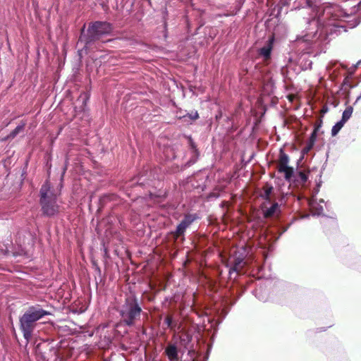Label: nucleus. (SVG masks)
<instances>
[{
    "label": "nucleus",
    "instance_id": "6",
    "mask_svg": "<svg viewBox=\"0 0 361 361\" xmlns=\"http://www.w3.org/2000/svg\"><path fill=\"white\" fill-rule=\"evenodd\" d=\"M111 30V25L106 22H95L89 28V32L94 37H99L109 33Z\"/></svg>",
    "mask_w": 361,
    "mask_h": 361
},
{
    "label": "nucleus",
    "instance_id": "12",
    "mask_svg": "<svg viewBox=\"0 0 361 361\" xmlns=\"http://www.w3.org/2000/svg\"><path fill=\"white\" fill-rule=\"evenodd\" d=\"M353 111L352 106L347 107L343 113L342 119L341 121L345 123L352 116Z\"/></svg>",
    "mask_w": 361,
    "mask_h": 361
},
{
    "label": "nucleus",
    "instance_id": "13",
    "mask_svg": "<svg viewBox=\"0 0 361 361\" xmlns=\"http://www.w3.org/2000/svg\"><path fill=\"white\" fill-rule=\"evenodd\" d=\"M345 123H343L341 121L337 122L332 128L331 129V134L333 136H335L338 134L339 130L342 128Z\"/></svg>",
    "mask_w": 361,
    "mask_h": 361
},
{
    "label": "nucleus",
    "instance_id": "1",
    "mask_svg": "<svg viewBox=\"0 0 361 361\" xmlns=\"http://www.w3.org/2000/svg\"><path fill=\"white\" fill-rule=\"evenodd\" d=\"M307 9L313 12L312 23L317 26L315 32H310L304 35L298 37L297 41L316 42L333 32L340 31L338 29L344 28L341 24L343 18L347 16L338 6L325 5L319 8H312L311 0H305Z\"/></svg>",
    "mask_w": 361,
    "mask_h": 361
},
{
    "label": "nucleus",
    "instance_id": "4",
    "mask_svg": "<svg viewBox=\"0 0 361 361\" xmlns=\"http://www.w3.org/2000/svg\"><path fill=\"white\" fill-rule=\"evenodd\" d=\"M40 203L43 212L52 216L58 211V206L56 203V196L50 191V184L46 182L40 190Z\"/></svg>",
    "mask_w": 361,
    "mask_h": 361
},
{
    "label": "nucleus",
    "instance_id": "3",
    "mask_svg": "<svg viewBox=\"0 0 361 361\" xmlns=\"http://www.w3.org/2000/svg\"><path fill=\"white\" fill-rule=\"evenodd\" d=\"M141 312V307L134 299H128L121 307L120 314L126 325L133 326L140 319Z\"/></svg>",
    "mask_w": 361,
    "mask_h": 361
},
{
    "label": "nucleus",
    "instance_id": "20",
    "mask_svg": "<svg viewBox=\"0 0 361 361\" xmlns=\"http://www.w3.org/2000/svg\"><path fill=\"white\" fill-rule=\"evenodd\" d=\"M314 133L312 134V138L314 137Z\"/></svg>",
    "mask_w": 361,
    "mask_h": 361
},
{
    "label": "nucleus",
    "instance_id": "8",
    "mask_svg": "<svg viewBox=\"0 0 361 361\" xmlns=\"http://www.w3.org/2000/svg\"><path fill=\"white\" fill-rule=\"evenodd\" d=\"M274 39H269L267 43L259 49V54L265 59H269L271 56V52L273 48Z\"/></svg>",
    "mask_w": 361,
    "mask_h": 361
},
{
    "label": "nucleus",
    "instance_id": "5",
    "mask_svg": "<svg viewBox=\"0 0 361 361\" xmlns=\"http://www.w3.org/2000/svg\"><path fill=\"white\" fill-rule=\"evenodd\" d=\"M289 158L282 151L280 153L279 159L277 164L279 172L283 173L286 180H290L293 174V169L288 166Z\"/></svg>",
    "mask_w": 361,
    "mask_h": 361
},
{
    "label": "nucleus",
    "instance_id": "19",
    "mask_svg": "<svg viewBox=\"0 0 361 361\" xmlns=\"http://www.w3.org/2000/svg\"><path fill=\"white\" fill-rule=\"evenodd\" d=\"M235 269L236 271H238V267H237V266H235Z\"/></svg>",
    "mask_w": 361,
    "mask_h": 361
},
{
    "label": "nucleus",
    "instance_id": "17",
    "mask_svg": "<svg viewBox=\"0 0 361 361\" xmlns=\"http://www.w3.org/2000/svg\"><path fill=\"white\" fill-rule=\"evenodd\" d=\"M312 145V144H311V145H310L309 146L306 147L303 149V151H304L305 152H307L311 149Z\"/></svg>",
    "mask_w": 361,
    "mask_h": 361
},
{
    "label": "nucleus",
    "instance_id": "16",
    "mask_svg": "<svg viewBox=\"0 0 361 361\" xmlns=\"http://www.w3.org/2000/svg\"><path fill=\"white\" fill-rule=\"evenodd\" d=\"M164 322L168 327L171 329L173 328V319L171 316H167Z\"/></svg>",
    "mask_w": 361,
    "mask_h": 361
},
{
    "label": "nucleus",
    "instance_id": "11",
    "mask_svg": "<svg viewBox=\"0 0 361 361\" xmlns=\"http://www.w3.org/2000/svg\"><path fill=\"white\" fill-rule=\"evenodd\" d=\"M278 211L279 204L277 203H275L264 211V215L267 217H270L277 214Z\"/></svg>",
    "mask_w": 361,
    "mask_h": 361
},
{
    "label": "nucleus",
    "instance_id": "7",
    "mask_svg": "<svg viewBox=\"0 0 361 361\" xmlns=\"http://www.w3.org/2000/svg\"><path fill=\"white\" fill-rule=\"evenodd\" d=\"M194 220L195 218L191 215H186L181 221V222L178 225L176 231V235L177 236L183 235L185 229L192 223Z\"/></svg>",
    "mask_w": 361,
    "mask_h": 361
},
{
    "label": "nucleus",
    "instance_id": "2",
    "mask_svg": "<svg viewBox=\"0 0 361 361\" xmlns=\"http://www.w3.org/2000/svg\"><path fill=\"white\" fill-rule=\"evenodd\" d=\"M50 312L43 310L39 305L30 307L20 318V326L24 338L28 341L36 326V322Z\"/></svg>",
    "mask_w": 361,
    "mask_h": 361
},
{
    "label": "nucleus",
    "instance_id": "9",
    "mask_svg": "<svg viewBox=\"0 0 361 361\" xmlns=\"http://www.w3.org/2000/svg\"><path fill=\"white\" fill-rule=\"evenodd\" d=\"M165 352L170 361L178 360V349L176 345L169 344Z\"/></svg>",
    "mask_w": 361,
    "mask_h": 361
},
{
    "label": "nucleus",
    "instance_id": "10",
    "mask_svg": "<svg viewBox=\"0 0 361 361\" xmlns=\"http://www.w3.org/2000/svg\"><path fill=\"white\" fill-rule=\"evenodd\" d=\"M309 206L313 216H319L323 212V206L314 200H309Z\"/></svg>",
    "mask_w": 361,
    "mask_h": 361
},
{
    "label": "nucleus",
    "instance_id": "21",
    "mask_svg": "<svg viewBox=\"0 0 361 361\" xmlns=\"http://www.w3.org/2000/svg\"><path fill=\"white\" fill-rule=\"evenodd\" d=\"M268 238V235L264 236V239H267Z\"/></svg>",
    "mask_w": 361,
    "mask_h": 361
},
{
    "label": "nucleus",
    "instance_id": "15",
    "mask_svg": "<svg viewBox=\"0 0 361 361\" xmlns=\"http://www.w3.org/2000/svg\"><path fill=\"white\" fill-rule=\"evenodd\" d=\"M272 190H273V188L271 186H266L264 188L263 193L262 194V196L266 199H268L269 197V195L271 193Z\"/></svg>",
    "mask_w": 361,
    "mask_h": 361
},
{
    "label": "nucleus",
    "instance_id": "14",
    "mask_svg": "<svg viewBox=\"0 0 361 361\" xmlns=\"http://www.w3.org/2000/svg\"><path fill=\"white\" fill-rule=\"evenodd\" d=\"M23 128H24V125H22V126H18L15 128V130H13L11 133V134H10L9 137H12V138H13V137H15V136H16V135H17L20 132H21V131L23 130Z\"/></svg>",
    "mask_w": 361,
    "mask_h": 361
},
{
    "label": "nucleus",
    "instance_id": "18",
    "mask_svg": "<svg viewBox=\"0 0 361 361\" xmlns=\"http://www.w3.org/2000/svg\"><path fill=\"white\" fill-rule=\"evenodd\" d=\"M198 117L197 113H195V118H197Z\"/></svg>",
    "mask_w": 361,
    "mask_h": 361
}]
</instances>
